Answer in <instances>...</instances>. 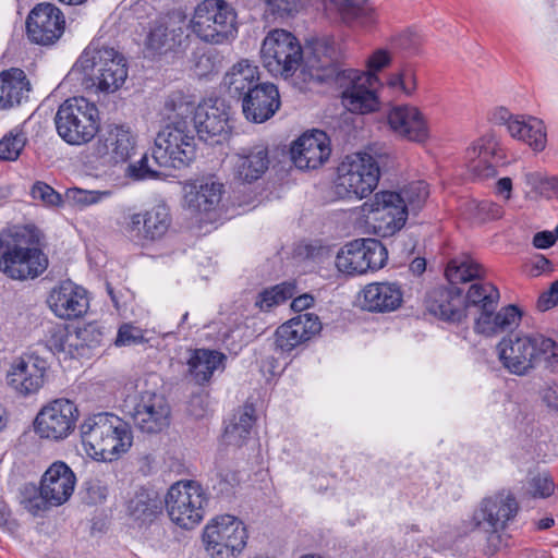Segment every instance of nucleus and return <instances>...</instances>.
I'll list each match as a JSON object with an SVG mask.
<instances>
[{
  "label": "nucleus",
  "mask_w": 558,
  "mask_h": 558,
  "mask_svg": "<svg viewBox=\"0 0 558 558\" xmlns=\"http://www.w3.org/2000/svg\"><path fill=\"white\" fill-rule=\"evenodd\" d=\"M260 56L264 66L274 75L289 77L303 61L300 40L286 29L270 31L263 40Z\"/></svg>",
  "instance_id": "obj_10"
},
{
  "label": "nucleus",
  "mask_w": 558,
  "mask_h": 558,
  "mask_svg": "<svg viewBox=\"0 0 558 558\" xmlns=\"http://www.w3.org/2000/svg\"><path fill=\"white\" fill-rule=\"evenodd\" d=\"M399 197L391 191L376 194V202L369 216V227L374 234L388 238L404 227L409 214L405 206L401 205Z\"/></svg>",
  "instance_id": "obj_21"
},
{
  "label": "nucleus",
  "mask_w": 558,
  "mask_h": 558,
  "mask_svg": "<svg viewBox=\"0 0 558 558\" xmlns=\"http://www.w3.org/2000/svg\"><path fill=\"white\" fill-rule=\"evenodd\" d=\"M267 10L276 16L284 17L298 12L312 0H264Z\"/></svg>",
  "instance_id": "obj_51"
},
{
  "label": "nucleus",
  "mask_w": 558,
  "mask_h": 558,
  "mask_svg": "<svg viewBox=\"0 0 558 558\" xmlns=\"http://www.w3.org/2000/svg\"><path fill=\"white\" fill-rule=\"evenodd\" d=\"M241 101L245 118L254 123L269 120L280 108L279 90L271 83H259Z\"/></svg>",
  "instance_id": "obj_28"
},
{
  "label": "nucleus",
  "mask_w": 558,
  "mask_h": 558,
  "mask_svg": "<svg viewBox=\"0 0 558 558\" xmlns=\"http://www.w3.org/2000/svg\"><path fill=\"white\" fill-rule=\"evenodd\" d=\"M529 183L545 197L558 196V177H529Z\"/></svg>",
  "instance_id": "obj_57"
},
{
  "label": "nucleus",
  "mask_w": 558,
  "mask_h": 558,
  "mask_svg": "<svg viewBox=\"0 0 558 558\" xmlns=\"http://www.w3.org/2000/svg\"><path fill=\"white\" fill-rule=\"evenodd\" d=\"M554 482L549 475L538 474L529 483V492L533 497L546 498L554 493Z\"/></svg>",
  "instance_id": "obj_54"
},
{
  "label": "nucleus",
  "mask_w": 558,
  "mask_h": 558,
  "mask_svg": "<svg viewBox=\"0 0 558 558\" xmlns=\"http://www.w3.org/2000/svg\"><path fill=\"white\" fill-rule=\"evenodd\" d=\"M465 161L471 174H495L520 162L515 156L505 151L494 132L485 133L468 147Z\"/></svg>",
  "instance_id": "obj_16"
},
{
  "label": "nucleus",
  "mask_w": 558,
  "mask_h": 558,
  "mask_svg": "<svg viewBox=\"0 0 558 558\" xmlns=\"http://www.w3.org/2000/svg\"><path fill=\"white\" fill-rule=\"evenodd\" d=\"M226 355L208 349H196L191 355L187 365L193 380L197 385L207 384L217 369H225Z\"/></svg>",
  "instance_id": "obj_39"
},
{
  "label": "nucleus",
  "mask_w": 558,
  "mask_h": 558,
  "mask_svg": "<svg viewBox=\"0 0 558 558\" xmlns=\"http://www.w3.org/2000/svg\"><path fill=\"white\" fill-rule=\"evenodd\" d=\"M135 147V137L124 124H109L100 135L96 153L104 166H116L131 158Z\"/></svg>",
  "instance_id": "obj_23"
},
{
  "label": "nucleus",
  "mask_w": 558,
  "mask_h": 558,
  "mask_svg": "<svg viewBox=\"0 0 558 558\" xmlns=\"http://www.w3.org/2000/svg\"><path fill=\"white\" fill-rule=\"evenodd\" d=\"M171 221L169 207L160 203L144 213L125 215L121 228L132 241L144 245L163 238L171 226Z\"/></svg>",
  "instance_id": "obj_17"
},
{
  "label": "nucleus",
  "mask_w": 558,
  "mask_h": 558,
  "mask_svg": "<svg viewBox=\"0 0 558 558\" xmlns=\"http://www.w3.org/2000/svg\"><path fill=\"white\" fill-rule=\"evenodd\" d=\"M294 284L283 282L259 293L256 305L262 310H269L274 305L286 302L294 294Z\"/></svg>",
  "instance_id": "obj_47"
},
{
  "label": "nucleus",
  "mask_w": 558,
  "mask_h": 558,
  "mask_svg": "<svg viewBox=\"0 0 558 558\" xmlns=\"http://www.w3.org/2000/svg\"><path fill=\"white\" fill-rule=\"evenodd\" d=\"M322 330V323L317 315L302 313L279 326L276 330V349L289 353L298 345L310 340Z\"/></svg>",
  "instance_id": "obj_25"
},
{
  "label": "nucleus",
  "mask_w": 558,
  "mask_h": 558,
  "mask_svg": "<svg viewBox=\"0 0 558 558\" xmlns=\"http://www.w3.org/2000/svg\"><path fill=\"white\" fill-rule=\"evenodd\" d=\"M142 329L130 324L122 325L118 330L117 345H133L144 342Z\"/></svg>",
  "instance_id": "obj_56"
},
{
  "label": "nucleus",
  "mask_w": 558,
  "mask_h": 558,
  "mask_svg": "<svg viewBox=\"0 0 558 558\" xmlns=\"http://www.w3.org/2000/svg\"><path fill=\"white\" fill-rule=\"evenodd\" d=\"M330 154V138L327 133L312 130L295 140L290 154H282V157L286 162L301 171H315L328 161Z\"/></svg>",
  "instance_id": "obj_18"
},
{
  "label": "nucleus",
  "mask_w": 558,
  "mask_h": 558,
  "mask_svg": "<svg viewBox=\"0 0 558 558\" xmlns=\"http://www.w3.org/2000/svg\"><path fill=\"white\" fill-rule=\"evenodd\" d=\"M388 258L386 246L377 239H356L347 243L336 256V266L340 272L351 276L377 270L385 266Z\"/></svg>",
  "instance_id": "obj_13"
},
{
  "label": "nucleus",
  "mask_w": 558,
  "mask_h": 558,
  "mask_svg": "<svg viewBox=\"0 0 558 558\" xmlns=\"http://www.w3.org/2000/svg\"><path fill=\"white\" fill-rule=\"evenodd\" d=\"M388 157L375 159L367 153H354L345 156L338 167L337 174H384L389 171Z\"/></svg>",
  "instance_id": "obj_41"
},
{
  "label": "nucleus",
  "mask_w": 558,
  "mask_h": 558,
  "mask_svg": "<svg viewBox=\"0 0 558 558\" xmlns=\"http://www.w3.org/2000/svg\"><path fill=\"white\" fill-rule=\"evenodd\" d=\"M496 308H483L477 311L480 314L478 317L475 318L474 330L477 333H482L485 336H492L500 332L498 327V322L496 317Z\"/></svg>",
  "instance_id": "obj_50"
},
{
  "label": "nucleus",
  "mask_w": 558,
  "mask_h": 558,
  "mask_svg": "<svg viewBox=\"0 0 558 558\" xmlns=\"http://www.w3.org/2000/svg\"><path fill=\"white\" fill-rule=\"evenodd\" d=\"M133 421L143 433H160L170 424V407L162 396L144 392L134 408Z\"/></svg>",
  "instance_id": "obj_24"
},
{
  "label": "nucleus",
  "mask_w": 558,
  "mask_h": 558,
  "mask_svg": "<svg viewBox=\"0 0 558 558\" xmlns=\"http://www.w3.org/2000/svg\"><path fill=\"white\" fill-rule=\"evenodd\" d=\"M54 123L63 141L71 145H82L92 141L98 133L99 111L87 98L71 97L59 106Z\"/></svg>",
  "instance_id": "obj_6"
},
{
  "label": "nucleus",
  "mask_w": 558,
  "mask_h": 558,
  "mask_svg": "<svg viewBox=\"0 0 558 558\" xmlns=\"http://www.w3.org/2000/svg\"><path fill=\"white\" fill-rule=\"evenodd\" d=\"M77 407L69 399H56L45 405L35 418V430L41 438L61 440L75 427Z\"/></svg>",
  "instance_id": "obj_20"
},
{
  "label": "nucleus",
  "mask_w": 558,
  "mask_h": 558,
  "mask_svg": "<svg viewBox=\"0 0 558 558\" xmlns=\"http://www.w3.org/2000/svg\"><path fill=\"white\" fill-rule=\"evenodd\" d=\"M258 84V66L247 59H242L233 64L222 80V85L229 96L238 100H241Z\"/></svg>",
  "instance_id": "obj_34"
},
{
  "label": "nucleus",
  "mask_w": 558,
  "mask_h": 558,
  "mask_svg": "<svg viewBox=\"0 0 558 558\" xmlns=\"http://www.w3.org/2000/svg\"><path fill=\"white\" fill-rule=\"evenodd\" d=\"M387 84L392 89H400L407 96H411L416 90L415 70L410 64H404L395 73L389 74Z\"/></svg>",
  "instance_id": "obj_49"
},
{
  "label": "nucleus",
  "mask_w": 558,
  "mask_h": 558,
  "mask_svg": "<svg viewBox=\"0 0 558 558\" xmlns=\"http://www.w3.org/2000/svg\"><path fill=\"white\" fill-rule=\"evenodd\" d=\"M206 495L195 482H177L163 498L170 520L183 529H193L205 515Z\"/></svg>",
  "instance_id": "obj_11"
},
{
  "label": "nucleus",
  "mask_w": 558,
  "mask_h": 558,
  "mask_svg": "<svg viewBox=\"0 0 558 558\" xmlns=\"http://www.w3.org/2000/svg\"><path fill=\"white\" fill-rule=\"evenodd\" d=\"M329 9L349 25L368 27L377 22L376 9L368 0H329Z\"/></svg>",
  "instance_id": "obj_36"
},
{
  "label": "nucleus",
  "mask_w": 558,
  "mask_h": 558,
  "mask_svg": "<svg viewBox=\"0 0 558 558\" xmlns=\"http://www.w3.org/2000/svg\"><path fill=\"white\" fill-rule=\"evenodd\" d=\"M76 476L62 461L52 463L44 473L40 485L25 484L22 488V504L33 515L65 504L74 492Z\"/></svg>",
  "instance_id": "obj_4"
},
{
  "label": "nucleus",
  "mask_w": 558,
  "mask_h": 558,
  "mask_svg": "<svg viewBox=\"0 0 558 558\" xmlns=\"http://www.w3.org/2000/svg\"><path fill=\"white\" fill-rule=\"evenodd\" d=\"M391 61V57L387 50L378 49L376 50L367 60V65L371 73L376 74V72L380 71L383 68L387 66Z\"/></svg>",
  "instance_id": "obj_64"
},
{
  "label": "nucleus",
  "mask_w": 558,
  "mask_h": 558,
  "mask_svg": "<svg viewBox=\"0 0 558 558\" xmlns=\"http://www.w3.org/2000/svg\"><path fill=\"white\" fill-rule=\"evenodd\" d=\"M31 84L24 71L12 68L0 73V109L20 105L28 97Z\"/></svg>",
  "instance_id": "obj_37"
},
{
  "label": "nucleus",
  "mask_w": 558,
  "mask_h": 558,
  "mask_svg": "<svg viewBox=\"0 0 558 558\" xmlns=\"http://www.w3.org/2000/svg\"><path fill=\"white\" fill-rule=\"evenodd\" d=\"M485 277V272L481 278L472 280L473 283L470 286L466 294L464 295L466 304V313L472 308L481 311L483 308L497 307L499 301V291L490 282L482 281Z\"/></svg>",
  "instance_id": "obj_45"
},
{
  "label": "nucleus",
  "mask_w": 558,
  "mask_h": 558,
  "mask_svg": "<svg viewBox=\"0 0 558 558\" xmlns=\"http://www.w3.org/2000/svg\"><path fill=\"white\" fill-rule=\"evenodd\" d=\"M47 266L48 258L43 252H2L0 256V270L12 279L36 278Z\"/></svg>",
  "instance_id": "obj_31"
},
{
  "label": "nucleus",
  "mask_w": 558,
  "mask_h": 558,
  "mask_svg": "<svg viewBox=\"0 0 558 558\" xmlns=\"http://www.w3.org/2000/svg\"><path fill=\"white\" fill-rule=\"evenodd\" d=\"M25 133L14 128L5 134L0 141V159L1 160H15L20 156L22 149L26 144Z\"/></svg>",
  "instance_id": "obj_48"
},
{
  "label": "nucleus",
  "mask_w": 558,
  "mask_h": 558,
  "mask_svg": "<svg viewBox=\"0 0 558 558\" xmlns=\"http://www.w3.org/2000/svg\"><path fill=\"white\" fill-rule=\"evenodd\" d=\"M536 305L541 312L558 305V280L554 281L549 289L539 295Z\"/></svg>",
  "instance_id": "obj_63"
},
{
  "label": "nucleus",
  "mask_w": 558,
  "mask_h": 558,
  "mask_svg": "<svg viewBox=\"0 0 558 558\" xmlns=\"http://www.w3.org/2000/svg\"><path fill=\"white\" fill-rule=\"evenodd\" d=\"M47 303L58 317L64 319L77 318L88 308L86 291L72 281H63L54 288Z\"/></svg>",
  "instance_id": "obj_29"
},
{
  "label": "nucleus",
  "mask_w": 558,
  "mask_h": 558,
  "mask_svg": "<svg viewBox=\"0 0 558 558\" xmlns=\"http://www.w3.org/2000/svg\"><path fill=\"white\" fill-rule=\"evenodd\" d=\"M240 480L236 472L232 470H220L216 475V482L213 485L214 490L221 497H230Z\"/></svg>",
  "instance_id": "obj_52"
},
{
  "label": "nucleus",
  "mask_w": 558,
  "mask_h": 558,
  "mask_svg": "<svg viewBox=\"0 0 558 558\" xmlns=\"http://www.w3.org/2000/svg\"><path fill=\"white\" fill-rule=\"evenodd\" d=\"M49 332L50 337L47 340L49 349L53 352H65L71 338L68 329L62 326H58L51 328Z\"/></svg>",
  "instance_id": "obj_61"
},
{
  "label": "nucleus",
  "mask_w": 558,
  "mask_h": 558,
  "mask_svg": "<svg viewBox=\"0 0 558 558\" xmlns=\"http://www.w3.org/2000/svg\"><path fill=\"white\" fill-rule=\"evenodd\" d=\"M509 134L511 137L525 143L535 151H542L546 147V128L544 122L536 117L517 114Z\"/></svg>",
  "instance_id": "obj_38"
},
{
  "label": "nucleus",
  "mask_w": 558,
  "mask_h": 558,
  "mask_svg": "<svg viewBox=\"0 0 558 558\" xmlns=\"http://www.w3.org/2000/svg\"><path fill=\"white\" fill-rule=\"evenodd\" d=\"M391 44L395 48H399L409 52H415L422 44V38L415 32L405 31L395 36Z\"/></svg>",
  "instance_id": "obj_59"
},
{
  "label": "nucleus",
  "mask_w": 558,
  "mask_h": 558,
  "mask_svg": "<svg viewBox=\"0 0 558 558\" xmlns=\"http://www.w3.org/2000/svg\"><path fill=\"white\" fill-rule=\"evenodd\" d=\"M388 123L393 132L409 141L424 143L429 137L427 122L416 107H393L388 113Z\"/></svg>",
  "instance_id": "obj_30"
},
{
  "label": "nucleus",
  "mask_w": 558,
  "mask_h": 558,
  "mask_svg": "<svg viewBox=\"0 0 558 558\" xmlns=\"http://www.w3.org/2000/svg\"><path fill=\"white\" fill-rule=\"evenodd\" d=\"M192 32L203 41L223 45L238 35L236 12L226 0H204L194 10Z\"/></svg>",
  "instance_id": "obj_7"
},
{
  "label": "nucleus",
  "mask_w": 558,
  "mask_h": 558,
  "mask_svg": "<svg viewBox=\"0 0 558 558\" xmlns=\"http://www.w3.org/2000/svg\"><path fill=\"white\" fill-rule=\"evenodd\" d=\"M223 184L208 182L204 177L191 180L183 185L184 205L195 213L215 210L221 202Z\"/></svg>",
  "instance_id": "obj_32"
},
{
  "label": "nucleus",
  "mask_w": 558,
  "mask_h": 558,
  "mask_svg": "<svg viewBox=\"0 0 558 558\" xmlns=\"http://www.w3.org/2000/svg\"><path fill=\"white\" fill-rule=\"evenodd\" d=\"M499 331H506L517 326L521 319L520 310L515 305H508L496 313Z\"/></svg>",
  "instance_id": "obj_58"
},
{
  "label": "nucleus",
  "mask_w": 558,
  "mask_h": 558,
  "mask_svg": "<svg viewBox=\"0 0 558 558\" xmlns=\"http://www.w3.org/2000/svg\"><path fill=\"white\" fill-rule=\"evenodd\" d=\"M554 340L541 333L505 338L498 345L499 360L511 374L524 376L545 362Z\"/></svg>",
  "instance_id": "obj_9"
},
{
  "label": "nucleus",
  "mask_w": 558,
  "mask_h": 558,
  "mask_svg": "<svg viewBox=\"0 0 558 558\" xmlns=\"http://www.w3.org/2000/svg\"><path fill=\"white\" fill-rule=\"evenodd\" d=\"M47 369L46 360L36 355H26L12 365L8 374V383L20 395H33L44 386Z\"/></svg>",
  "instance_id": "obj_27"
},
{
  "label": "nucleus",
  "mask_w": 558,
  "mask_h": 558,
  "mask_svg": "<svg viewBox=\"0 0 558 558\" xmlns=\"http://www.w3.org/2000/svg\"><path fill=\"white\" fill-rule=\"evenodd\" d=\"M39 238L35 228L16 226L0 234L2 252H43L38 247Z\"/></svg>",
  "instance_id": "obj_42"
},
{
  "label": "nucleus",
  "mask_w": 558,
  "mask_h": 558,
  "mask_svg": "<svg viewBox=\"0 0 558 558\" xmlns=\"http://www.w3.org/2000/svg\"><path fill=\"white\" fill-rule=\"evenodd\" d=\"M246 541L244 523L230 514L214 518L203 532L205 549L211 558H234L244 549Z\"/></svg>",
  "instance_id": "obj_12"
},
{
  "label": "nucleus",
  "mask_w": 558,
  "mask_h": 558,
  "mask_svg": "<svg viewBox=\"0 0 558 558\" xmlns=\"http://www.w3.org/2000/svg\"><path fill=\"white\" fill-rule=\"evenodd\" d=\"M226 161L236 174H265L271 162L264 147H255L248 154H233Z\"/></svg>",
  "instance_id": "obj_43"
},
{
  "label": "nucleus",
  "mask_w": 558,
  "mask_h": 558,
  "mask_svg": "<svg viewBox=\"0 0 558 558\" xmlns=\"http://www.w3.org/2000/svg\"><path fill=\"white\" fill-rule=\"evenodd\" d=\"M194 102L182 93L169 95L163 112L170 121L155 140L153 160L159 167L181 169L195 158V134L187 118Z\"/></svg>",
  "instance_id": "obj_1"
},
{
  "label": "nucleus",
  "mask_w": 558,
  "mask_h": 558,
  "mask_svg": "<svg viewBox=\"0 0 558 558\" xmlns=\"http://www.w3.org/2000/svg\"><path fill=\"white\" fill-rule=\"evenodd\" d=\"M113 194V190L87 191L82 189L70 190L72 198L81 205H93Z\"/></svg>",
  "instance_id": "obj_53"
},
{
  "label": "nucleus",
  "mask_w": 558,
  "mask_h": 558,
  "mask_svg": "<svg viewBox=\"0 0 558 558\" xmlns=\"http://www.w3.org/2000/svg\"><path fill=\"white\" fill-rule=\"evenodd\" d=\"M477 213L485 220L500 219L505 214L501 205L488 199L478 203Z\"/></svg>",
  "instance_id": "obj_62"
},
{
  "label": "nucleus",
  "mask_w": 558,
  "mask_h": 558,
  "mask_svg": "<svg viewBox=\"0 0 558 558\" xmlns=\"http://www.w3.org/2000/svg\"><path fill=\"white\" fill-rule=\"evenodd\" d=\"M342 58V50L333 38L317 39L305 61L310 81L335 84L342 82L345 74L351 70L344 68Z\"/></svg>",
  "instance_id": "obj_14"
},
{
  "label": "nucleus",
  "mask_w": 558,
  "mask_h": 558,
  "mask_svg": "<svg viewBox=\"0 0 558 558\" xmlns=\"http://www.w3.org/2000/svg\"><path fill=\"white\" fill-rule=\"evenodd\" d=\"M80 432L87 454L99 461L118 459L133 441L129 423L109 412L89 415L81 424Z\"/></svg>",
  "instance_id": "obj_3"
},
{
  "label": "nucleus",
  "mask_w": 558,
  "mask_h": 558,
  "mask_svg": "<svg viewBox=\"0 0 558 558\" xmlns=\"http://www.w3.org/2000/svg\"><path fill=\"white\" fill-rule=\"evenodd\" d=\"M184 19L180 14L160 17L147 36V47L161 52L172 50L181 44Z\"/></svg>",
  "instance_id": "obj_33"
},
{
  "label": "nucleus",
  "mask_w": 558,
  "mask_h": 558,
  "mask_svg": "<svg viewBox=\"0 0 558 558\" xmlns=\"http://www.w3.org/2000/svg\"><path fill=\"white\" fill-rule=\"evenodd\" d=\"M163 509V498L153 488L140 487L128 494L124 500L125 515L138 527L154 523Z\"/></svg>",
  "instance_id": "obj_26"
},
{
  "label": "nucleus",
  "mask_w": 558,
  "mask_h": 558,
  "mask_svg": "<svg viewBox=\"0 0 558 558\" xmlns=\"http://www.w3.org/2000/svg\"><path fill=\"white\" fill-rule=\"evenodd\" d=\"M153 165H156L153 155L144 153L138 160L129 163L126 174H162Z\"/></svg>",
  "instance_id": "obj_60"
},
{
  "label": "nucleus",
  "mask_w": 558,
  "mask_h": 558,
  "mask_svg": "<svg viewBox=\"0 0 558 558\" xmlns=\"http://www.w3.org/2000/svg\"><path fill=\"white\" fill-rule=\"evenodd\" d=\"M342 104L351 112L365 114L375 111L378 106L377 87L379 78L374 73H359L350 70L342 82Z\"/></svg>",
  "instance_id": "obj_19"
},
{
  "label": "nucleus",
  "mask_w": 558,
  "mask_h": 558,
  "mask_svg": "<svg viewBox=\"0 0 558 558\" xmlns=\"http://www.w3.org/2000/svg\"><path fill=\"white\" fill-rule=\"evenodd\" d=\"M483 274V266L468 255L451 258L445 270L450 286H438L427 291V311L441 320L461 323L466 317V304L462 290L456 284L481 278Z\"/></svg>",
  "instance_id": "obj_2"
},
{
  "label": "nucleus",
  "mask_w": 558,
  "mask_h": 558,
  "mask_svg": "<svg viewBox=\"0 0 558 558\" xmlns=\"http://www.w3.org/2000/svg\"><path fill=\"white\" fill-rule=\"evenodd\" d=\"M31 194L34 199H39L50 206H58L62 201L61 195L44 182H36Z\"/></svg>",
  "instance_id": "obj_55"
},
{
  "label": "nucleus",
  "mask_w": 558,
  "mask_h": 558,
  "mask_svg": "<svg viewBox=\"0 0 558 558\" xmlns=\"http://www.w3.org/2000/svg\"><path fill=\"white\" fill-rule=\"evenodd\" d=\"M75 65L89 76L92 86L101 93L119 90L128 78L126 59L112 47H99L92 43Z\"/></svg>",
  "instance_id": "obj_5"
},
{
  "label": "nucleus",
  "mask_w": 558,
  "mask_h": 558,
  "mask_svg": "<svg viewBox=\"0 0 558 558\" xmlns=\"http://www.w3.org/2000/svg\"><path fill=\"white\" fill-rule=\"evenodd\" d=\"M255 408L245 403L233 415L226 426L223 441L228 446L242 447L248 439L253 425L255 424Z\"/></svg>",
  "instance_id": "obj_40"
},
{
  "label": "nucleus",
  "mask_w": 558,
  "mask_h": 558,
  "mask_svg": "<svg viewBox=\"0 0 558 558\" xmlns=\"http://www.w3.org/2000/svg\"><path fill=\"white\" fill-rule=\"evenodd\" d=\"M519 511V504L510 493L500 492L484 498L472 515L475 529L487 534V549L497 553L505 544L504 531Z\"/></svg>",
  "instance_id": "obj_8"
},
{
  "label": "nucleus",
  "mask_w": 558,
  "mask_h": 558,
  "mask_svg": "<svg viewBox=\"0 0 558 558\" xmlns=\"http://www.w3.org/2000/svg\"><path fill=\"white\" fill-rule=\"evenodd\" d=\"M193 113L192 128L199 141L210 146L228 142L231 133L230 108L225 100H205L194 107Z\"/></svg>",
  "instance_id": "obj_15"
},
{
  "label": "nucleus",
  "mask_w": 558,
  "mask_h": 558,
  "mask_svg": "<svg viewBox=\"0 0 558 558\" xmlns=\"http://www.w3.org/2000/svg\"><path fill=\"white\" fill-rule=\"evenodd\" d=\"M402 291L396 283L373 282L363 289V308L368 312H391L402 303Z\"/></svg>",
  "instance_id": "obj_35"
},
{
  "label": "nucleus",
  "mask_w": 558,
  "mask_h": 558,
  "mask_svg": "<svg viewBox=\"0 0 558 558\" xmlns=\"http://www.w3.org/2000/svg\"><path fill=\"white\" fill-rule=\"evenodd\" d=\"M380 177H335L332 189L339 198H365L378 185Z\"/></svg>",
  "instance_id": "obj_44"
},
{
  "label": "nucleus",
  "mask_w": 558,
  "mask_h": 558,
  "mask_svg": "<svg viewBox=\"0 0 558 558\" xmlns=\"http://www.w3.org/2000/svg\"><path fill=\"white\" fill-rule=\"evenodd\" d=\"M64 23V16L57 7L51 3H39L27 16V36L38 45L53 44L63 34Z\"/></svg>",
  "instance_id": "obj_22"
},
{
  "label": "nucleus",
  "mask_w": 558,
  "mask_h": 558,
  "mask_svg": "<svg viewBox=\"0 0 558 558\" xmlns=\"http://www.w3.org/2000/svg\"><path fill=\"white\" fill-rule=\"evenodd\" d=\"M392 192L400 196L401 205H404L408 214L413 216L421 211L429 195L428 184L424 180L413 181L401 190Z\"/></svg>",
  "instance_id": "obj_46"
}]
</instances>
